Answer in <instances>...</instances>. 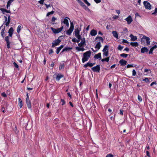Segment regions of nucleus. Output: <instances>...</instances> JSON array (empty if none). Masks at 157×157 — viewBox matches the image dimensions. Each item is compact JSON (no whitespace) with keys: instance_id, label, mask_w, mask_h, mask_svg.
<instances>
[{"instance_id":"nucleus-26","label":"nucleus","mask_w":157,"mask_h":157,"mask_svg":"<svg viewBox=\"0 0 157 157\" xmlns=\"http://www.w3.org/2000/svg\"><path fill=\"white\" fill-rule=\"evenodd\" d=\"M108 46L105 45L104 46V48L102 50L103 52H108Z\"/></svg>"},{"instance_id":"nucleus-30","label":"nucleus","mask_w":157,"mask_h":157,"mask_svg":"<svg viewBox=\"0 0 157 157\" xmlns=\"http://www.w3.org/2000/svg\"><path fill=\"white\" fill-rule=\"evenodd\" d=\"M76 48L78 51H83L84 50V48H79L78 47H76Z\"/></svg>"},{"instance_id":"nucleus-42","label":"nucleus","mask_w":157,"mask_h":157,"mask_svg":"<svg viewBox=\"0 0 157 157\" xmlns=\"http://www.w3.org/2000/svg\"><path fill=\"white\" fill-rule=\"evenodd\" d=\"M9 36H7L5 37V40L6 41V42H9Z\"/></svg>"},{"instance_id":"nucleus-31","label":"nucleus","mask_w":157,"mask_h":157,"mask_svg":"<svg viewBox=\"0 0 157 157\" xmlns=\"http://www.w3.org/2000/svg\"><path fill=\"white\" fill-rule=\"evenodd\" d=\"M109 57H108L107 58L102 59L101 60V61L102 62L106 61V62H108L109 61Z\"/></svg>"},{"instance_id":"nucleus-41","label":"nucleus","mask_w":157,"mask_h":157,"mask_svg":"<svg viewBox=\"0 0 157 157\" xmlns=\"http://www.w3.org/2000/svg\"><path fill=\"white\" fill-rule=\"evenodd\" d=\"M138 99L139 100V101L140 102H141L142 101V98L139 95H138Z\"/></svg>"},{"instance_id":"nucleus-6","label":"nucleus","mask_w":157,"mask_h":157,"mask_svg":"<svg viewBox=\"0 0 157 157\" xmlns=\"http://www.w3.org/2000/svg\"><path fill=\"white\" fill-rule=\"evenodd\" d=\"M8 19L7 17L6 16H4V17L5 18V21L4 23L7 26H8L9 25L10 23V15H8Z\"/></svg>"},{"instance_id":"nucleus-44","label":"nucleus","mask_w":157,"mask_h":157,"mask_svg":"<svg viewBox=\"0 0 157 157\" xmlns=\"http://www.w3.org/2000/svg\"><path fill=\"white\" fill-rule=\"evenodd\" d=\"M106 157H113V155L111 154H108L106 156Z\"/></svg>"},{"instance_id":"nucleus-64","label":"nucleus","mask_w":157,"mask_h":157,"mask_svg":"<svg viewBox=\"0 0 157 157\" xmlns=\"http://www.w3.org/2000/svg\"><path fill=\"white\" fill-rule=\"evenodd\" d=\"M1 110L3 113H4L5 112V108L4 107L2 108Z\"/></svg>"},{"instance_id":"nucleus-51","label":"nucleus","mask_w":157,"mask_h":157,"mask_svg":"<svg viewBox=\"0 0 157 157\" xmlns=\"http://www.w3.org/2000/svg\"><path fill=\"white\" fill-rule=\"evenodd\" d=\"M13 65H14V66H15V67L17 68H18V65L15 62H14L13 63Z\"/></svg>"},{"instance_id":"nucleus-48","label":"nucleus","mask_w":157,"mask_h":157,"mask_svg":"<svg viewBox=\"0 0 157 157\" xmlns=\"http://www.w3.org/2000/svg\"><path fill=\"white\" fill-rule=\"evenodd\" d=\"M136 74V72L135 70H133L132 71V75L135 76Z\"/></svg>"},{"instance_id":"nucleus-14","label":"nucleus","mask_w":157,"mask_h":157,"mask_svg":"<svg viewBox=\"0 0 157 157\" xmlns=\"http://www.w3.org/2000/svg\"><path fill=\"white\" fill-rule=\"evenodd\" d=\"M148 50L146 47H144L142 48L141 49V53H144L145 52H148Z\"/></svg>"},{"instance_id":"nucleus-3","label":"nucleus","mask_w":157,"mask_h":157,"mask_svg":"<svg viewBox=\"0 0 157 157\" xmlns=\"http://www.w3.org/2000/svg\"><path fill=\"white\" fill-rule=\"evenodd\" d=\"M50 29H51L53 33L57 34L60 32L62 31L63 29V26H62L60 28L57 29L54 28L53 27H51Z\"/></svg>"},{"instance_id":"nucleus-23","label":"nucleus","mask_w":157,"mask_h":157,"mask_svg":"<svg viewBox=\"0 0 157 157\" xmlns=\"http://www.w3.org/2000/svg\"><path fill=\"white\" fill-rule=\"evenodd\" d=\"M101 47V44L100 42H98L96 44L95 48L97 49V50H99Z\"/></svg>"},{"instance_id":"nucleus-54","label":"nucleus","mask_w":157,"mask_h":157,"mask_svg":"<svg viewBox=\"0 0 157 157\" xmlns=\"http://www.w3.org/2000/svg\"><path fill=\"white\" fill-rule=\"evenodd\" d=\"M118 16L114 15L113 16V18L115 19L118 18Z\"/></svg>"},{"instance_id":"nucleus-13","label":"nucleus","mask_w":157,"mask_h":157,"mask_svg":"<svg viewBox=\"0 0 157 157\" xmlns=\"http://www.w3.org/2000/svg\"><path fill=\"white\" fill-rule=\"evenodd\" d=\"M81 40V41L80 43L78 44V45L80 47L83 46L85 44V40L84 38L82 39H80Z\"/></svg>"},{"instance_id":"nucleus-60","label":"nucleus","mask_w":157,"mask_h":157,"mask_svg":"<svg viewBox=\"0 0 157 157\" xmlns=\"http://www.w3.org/2000/svg\"><path fill=\"white\" fill-rule=\"evenodd\" d=\"M46 6V8L47 9L48 8V7H51L50 5H47V4L45 3L44 4Z\"/></svg>"},{"instance_id":"nucleus-7","label":"nucleus","mask_w":157,"mask_h":157,"mask_svg":"<svg viewBox=\"0 0 157 157\" xmlns=\"http://www.w3.org/2000/svg\"><path fill=\"white\" fill-rule=\"evenodd\" d=\"M80 31V30L78 28L75 29L74 31L76 37L78 39H80L81 37V36L79 35Z\"/></svg>"},{"instance_id":"nucleus-10","label":"nucleus","mask_w":157,"mask_h":157,"mask_svg":"<svg viewBox=\"0 0 157 157\" xmlns=\"http://www.w3.org/2000/svg\"><path fill=\"white\" fill-rule=\"evenodd\" d=\"M26 104L27 105V107L29 109H30L31 108V105L30 103V101L29 100V97H26Z\"/></svg>"},{"instance_id":"nucleus-5","label":"nucleus","mask_w":157,"mask_h":157,"mask_svg":"<svg viewBox=\"0 0 157 157\" xmlns=\"http://www.w3.org/2000/svg\"><path fill=\"white\" fill-rule=\"evenodd\" d=\"M143 4L146 9L150 10L151 9V6L149 2L146 1L143 2Z\"/></svg>"},{"instance_id":"nucleus-17","label":"nucleus","mask_w":157,"mask_h":157,"mask_svg":"<svg viewBox=\"0 0 157 157\" xmlns=\"http://www.w3.org/2000/svg\"><path fill=\"white\" fill-rule=\"evenodd\" d=\"M18 104L20 108H21L22 106V101L21 99L19 98H18Z\"/></svg>"},{"instance_id":"nucleus-46","label":"nucleus","mask_w":157,"mask_h":157,"mask_svg":"<svg viewBox=\"0 0 157 157\" xmlns=\"http://www.w3.org/2000/svg\"><path fill=\"white\" fill-rule=\"evenodd\" d=\"M157 13V8H155V11L153 13H152V14L154 15Z\"/></svg>"},{"instance_id":"nucleus-56","label":"nucleus","mask_w":157,"mask_h":157,"mask_svg":"<svg viewBox=\"0 0 157 157\" xmlns=\"http://www.w3.org/2000/svg\"><path fill=\"white\" fill-rule=\"evenodd\" d=\"M2 95L4 97H6V95L5 93H2Z\"/></svg>"},{"instance_id":"nucleus-32","label":"nucleus","mask_w":157,"mask_h":157,"mask_svg":"<svg viewBox=\"0 0 157 157\" xmlns=\"http://www.w3.org/2000/svg\"><path fill=\"white\" fill-rule=\"evenodd\" d=\"M71 48H63L62 51V52H63L64 51H67V50H70L71 49Z\"/></svg>"},{"instance_id":"nucleus-34","label":"nucleus","mask_w":157,"mask_h":157,"mask_svg":"<svg viewBox=\"0 0 157 157\" xmlns=\"http://www.w3.org/2000/svg\"><path fill=\"white\" fill-rule=\"evenodd\" d=\"M21 27V26L20 25H18L17 29V32L19 33L20 31Z\"/></svg>"},{"instance_id":"nucleus-37","label":"nucleus","mask_w":157,"mask_h":157,"mask_svg":"<svg viewBox=\"0 0 157 157\" xmlns=\"http://www.w3.org/2000/svg\"><path fill=\"white\" fill-rule=\"evenodd\" d=\"M54 12L53 11L50 12H48L47 13V14L46 15V16L47 17L49 16L50 15L53 14L54 13Z\"/></svg>"},{"instance_id":"nucleus-11","label":"nucleus","mask_w":157,"mask_h":157,"mask_svg":"<svg viewBox=\"0 0 157 157\" xmlns=\"http://www.w3.org/2000/svg\"><path fill=\"white\" fill-rule=\"evenodd\" d=\"M125 20L127 21L128 24H130L132 21V19L130 16H129L127 18H126Z\"/></svg>"},{"instance_id":"nucleus-2","label":"nucleus","mask_w":157,"mask_h":157,"mask_svg":"<svg viewBox=\"0 0 157 157\" xmlns=\"http://www.w3.org/2000/svg\"><path fill=\"white\" fill-rule=\"evenodd\" d=\"M91 54V52L90 51H88L83 53V57L82 58V62L84 63L85 62L88 61V59L90 57Z\"/></svg>"},{"instance_id":"nucleus-47","label":"nucleus","mask_w":157,"mask_h":157,"mask_svg":"<svg viewBox=\"0 0 157 157\" xmlns=\"http://www.w3.org/2000/svg\"><path fill=\"white\" fill-rule=\"evenodd\" d=\"M5 27H4V28H3L2 30L1 34H4L5 33Z\"/></svg>"},{"instance_id":"nucleus-1","label":"nucleus","mask_w":157,"mask_h":157,"mask_svg":"<svg viewBox=\"0 0 157 157\" xmlns=\"http://www.w3.org/2000/svg\"><path fill=\"white\" fill-rule=\"evenodd\" d=\"M140 41L142 44H144L146 43L147 45H148L150 44L151 41L149 37L143 35Z\"/></svg>"},{"instance_id":"nucleus-55","label":"nucleus","mask_w":157,"mask_h":157,"mask_svg":"<svg viewBox=\"0 0 157 157\" xmlns=\"http://www.w3.org/2000/svg\"><path fill=\"white\" fill-rule=\"evenodd\" d=\"M64 68V65H63V64L61 65L59 67V69H63V68Z\"/></svg>"},{"instance_id":"nucleus-50","label":"nucleus","mask_w":157,"mask_h":157,"mask_svg":"<svg viewBox=\"0 0 157 157\" xmlns=\"http://www.w3.org/2000/svg\"><path fill=\"white\" fill-rule=\"evenodd\" d=\"M154 50L151 48H150L149 52V54H150L152 53V52L153 50Z\"/></svg>"},{"instance_id":"nucleus-40","label":"nucleus","mask_w":157,"mask_h":157,"mask_svg":"<svg viewBox=\"0 0 157 157\" xmlns=\"http://www.w3.org/2000/svg\"><path fill=\"white\" fill-rule=\"evenodd\" d=\"M88 66L91 67L94 65V63L88 62Z\"/></svg>"},{"instance_id":"nucleus-53","label":"nucleus","mask_w":157,"mask_h":157,"mask_svg":"<svg viewBox=\"0 0 157 157\" xmlns=\"http://www.w3.org/2000/svg\"><path fill=\"white\" fill-rule=\"evenodd\" d=\"M143 80L145 82H149V79L148 78H145Z\"/></svg>"},{"instance_id":"nucleus-25","label":"nucleus","mask_w":157,"mask_h":157,"mask_svg":"<svg viewBox=\"0 0 157 157\" xmlns=\"http://www.w3.org/2000/svg\"><path fill=\"white\" fill-rule=\"evenodd\" d=\"M130 44L133 47H137L138 46V44L137 42H131Z\"/></svg>"},{"instance_id":"nucleus-18","label":"nucleus","mask_w":157,"mask_h":157,"mask_svg":"<svg viewBox=\"0 0 157 157\" xmlns=\"http://www.w3.org/2000/svg\"><path fill=\"white\" fill-rule=\"evenodd\" d=\"M129 36L131 38V40L133 41H135L137 39V37L136 36H133L132 34H131Z\"/></svg>"},{"instance_id":"nucleus-35","label":"nucleus","mask_w":157,"mask_h":157,"mask_svg":"<svg viewBox=\"0 0 157 157\" xmlns=\"http://www.w3.org/2000/svg\"><path fill=\"white\" fill-rule=\"evenodd\" d=\"M128 56V54L125 53H122L120 55V56L124 58H126Z\"/></svg>"},{"instance_id":"nucleus-22","label":"nucleus","mask_w":157,"mask_h":157,"mask_svg":"<svg viewBox=\"0 0 157 157\" xmlns=\"http://www.w3.org/2000/svg\"><path fill=\"white\" fill-rule=\"evenodd\" d=\"M63 77V75L61 74H58L57 75L56 77V80L59 81V80L60 79Z\"/></svg>"},{"instance_id":"nucleus-4","label":"nucleus","mask_w":157,"mask_h":157,"mask_svg":"<svg viewBox=\"0 0 157 157\" xmlns=\"http://www.w3.org/2000/svg\"><path fill=\"white\" fill-rule=\"evenodd\" d=\"M74 29V25L72 22H71L70 27L69 29L67 31L66 34L68 35H70L73 32Z\"/></svg>"},{"instance_id":"nucleus-19","label":"nucleus","mask_w":157,"mask_h":157,"mask_svg":"<svg viewBox=\"0 0 157 157\" xmlns=\"http://www.w3.org/2000/svg\"><path fill=\"white\" fill-rule=\"evenodd\" d=\"M94 58L96 59H101V53H99L97 54L94 57Z\"/></svg>"},{"instance_id":"nucleus-12","label":"nucleus","mask_w":157,"mask_h":157,"mask_svg":"<svg viewBox=\"0 0 157 157\" xmlns=\"http://www.w3.org/2000/svg\"><path fill=\"white\" fill-rule=\"evenodd\" d=\"M151 71L150 69L145 68L144 74L145 75H151Z\"/></svg>"},{"instance_id":"nucleus-57","label":"nucleus","mask_w":157,"mask_h":157,"mask_svg":"<svg viewBox=\"0 0 157 157\" xmlns=\"http://www.w3.org/2000/svg\"><path fill=\"white\" fill-rule=\"evenodd\" d=\"M38 2L40 4H41L43 5L44 4V2L43 1H42V0L39 1H38Z\"/></svg>"},{"instance_id":"nucleus-21","label":"nucleus","mask_w":157,"mask_h":157,"mask_svg":"<svg viewBox=\"0 0 157 157\" xmlns=\"http://www.w3.org/2000/svg\"><path fill=\"white\" fill-rule=\"evenodd\" d=\"M112 33L114 37L116 38L117 39L118 38V33L116 31H113L112 32Z\"/></svg>"},{"instance_id":"nucleus-9","label":"nucleus","mask_w":157,"mask_h":157,"mask_svg":"<svg viewBox=\"0 0 157 157\" xmlns=\"http://www.w3.org/2000/svg\"><path fill=\"white\" fill-rule=\"evenodd\" d=\"M91 69L94 72H98L100 70V66L99 65H97L95 67H93Z\"/></svg>"},{"instance_id":"nucleus-52","label":"nucleus","mask_w":157,"mask_h":157,"mask_svg":"<svg viewBox=\"0 0 157 157\" xmlns=\"http://www.w3.org/2000/svg\"><path fill=\"white\" fill-rule=\"evenodd\" d=\"M56 19H57L55 17H52V21L54 22L56 20Z\"/></svg>"},{"instance_id":"nucleus-8","label":"nucleus","mask_w":157,"mask_h":157,"mask_svg":"<svg viewBox=\"0 0 157 157\" xmlns=\"http://www.w3.org/2000/svg\"><path fill=\"white\" fill-rule=\"evenodd\" d=\"M60 42V40L59 39V38H58L57 40H55L53 41L52 43V47L54 48L55 46L58 45L59 44Z\"/></svg>"},{"instance_id":"nucleus-59","label":"nucleus","mask_w":157,"mask_h":157,"mask_svg":"<svg viewBox=\"0 0 157 157\" xmlns=\"http://www.w3.org/2000/svg\"><path fill=\"white\" fill-rule=\"evenodd\" d=\"M94 0L95 2L97 3H99L101 2V1L100 0Z\"/></svg>"},{"instance_id":"nucleus-15","label":"nucleus","mask_w":157,"mask_h":157,"mask_svg":"<svg viewBox=\"0 0 157 157\" xmlns=\"http://www.w3.org/2000/svg\"><path fill=\"white\" fill-rule=\"evenodd\" d=\"M62 23H63L64 24H65L66 26H69V24L68 23V20L66 18L64 19L63 21H61L62 24Z\"/></svg>"},{"instance_id":"nucleus-38","label":"nucleus","mask_w":157,"mask_h":157,"mask_svg":"<svg viewBox=\"0 0 157 157\" xmlns=\"http://www.w3.org/2000/svg\"><path fill=\"white\" fill-rule=\"evenodd\" d=\"M96 39H99V40L100 41H101L102 42H103V38L100 36H98L96 38Z\"/></svg>"},{"instance_id":"nucleus-45","label":"nucleus","mask_w":157,"mask_h":157,"mask_svg":"<svg viewBox=\"0 0 157 157\" xmlns=\"http://www.w3.org/2000/svg\"><path fill=\"white\" fill-rule=\"evenodd\" d=\"M10 43L9 41L6 42L7 48H10Z\"/></svg>"},{"instance_id":"nucleus-29","label":"nucleus","mask_w":157,"mask_h":157,"mask_svg":"<svg viewBox=\"0 0 157 157\" xmlns=\"http://www.w3.org/2000/svg\"><path fill=\"white\" fill-rule=\"evenodd\" d=\"M80 39H77L75 38H73L72 39V41L73 42H77L78 43L80 41Z\"/></svg>"},{"instance_id":"nucleus-33","label":"nucleus","mask_w":157,"mask_h":157,"mask_svg":"<svg viewBox=\"0 0 157 157\" xmlns=\"http://www.w3.org/2000/svg\"><path fill=\"white\" fill-rule=\"evenodd\" d=\"M103 56L104 57L108 56V52H103Z\"/></svg>"},{"instance_id":"nucleus-61","label":"nucleus","mask_w":157,"mask_h":157,"mask_svg":"<svg viewBox=\"0 0 157 157\" xmlns=\"http://www.w3.org/2000/svg\"><path fill=\"white\" fill-rule=\"evenodd\" d=\"M61 102H62V105H63L65 103V102L64 101V100L62 99L61 100Z\"/></svg>"},{"instance_id":"nucleus-63","label":"nucleus","mask_w":157,"mask_h":157,"mask_svg":"<svg viewBox=\"0 0 157 157\" xmlns=\"http://www.w3.org/2000/svg\"><path fill=\"white\" fill-rule=\"evenodd\" d=\"M157 45L156 44H155V45H154V46L153 47H152L151 48L153 49H154L156 48H157Z\"/></svg>"},{"instance_id":"nucleus-43","label":"nucleus","mask_w":157,"mask_h":157,"mask_svg":"<svg viewBox=\"0 0 157 157\" xmlns=\"http://www.w3.org/2000/svg\"><path fill=\"white\" fill-rule=\"evenodd\" d=\"M123 47L121 46V45H119L118 47V49L119 50H121L123 49Z\"/></svg>"},{"instance_id":"nucleus-36","label":"nucleus","mask_w":157,"mask_h":157,"mask_svg":"<svg viewBox=\"0 0 157 157\" xmlns=\"http://www.w3.org/2000/svg\"><path fill=\"white\" fill-rule=\"evenodd\" d=\"M13 29L12 27H11V28H10V29H9V31H8V33H13Z\"/></svg>"},{"instance_id":"nucleus-27","label":"nucleus","mask_w":157,"mask_h":157,"mask_svg":"<svg viewBox=\"0 0 157 157\" xmlns=\"http://www.w3.org/2000/svg\"><path fill=\"white\" fill-rule=\"evenodd\" d=\"M77 1L82 6L83 8L84 7H86V5L81 1H80V0H78Z\"/></svg>"},{"instance_id":"nucleus-58","label":"nucleus","mask_w":157,"mask_h":157,"mask_svg":"<svg viewBox=\"0 0 157 157\" xmlns=\"http://www.w3.org/2000/svg\"><path fill=\"white\" fill-rule=\"evenodd\" d=\"M156 84V82H153L152 83H151V84H150V86H153L154 85V84Z\"/></svg>"},{"instance_id":"nucleus-39","label":"nucleus","mask_w":157,"mask_h":157,"mask_svg":"<svg viewBox=\"0 0 157 157\" xmlns=\"http://www.w3.org/2000/svg\"><path fill=\"white\" fill-rule=\"evenodd\" d=\"M84 2L88 6H90V4L87 1V0H83Z\"/></svg>"},{"instance_id":"nucleus-24","label":"nucleus","mask_w":157,"mask_h":157,"mask_svg":"<svg viewBox=\"0 0 157 157\" xmlns=\"http://www.w3.org/2000/svg\"><path fill=\"white\" fill-rule=\"evenodd\" d=\"M63 45H61L59 47L57 48L56 51L57 54H58L59 53L60 50L63 48Z\"/></svg>"},{"instance_id":"nucleus-20","label":"nucleus","mask_w":157,"mask_h":157,"mask_svg":"<svg viewBox=\"0 0 157 157\" xmlns=\"http://www.w3.org/2000/svg\"><path fill=\"white\" fill-rule=\"evenodd\" d=\"M90 35L92 36H95L97 34V32L94 29H92L90 32Z\"/></svg>"},{"instance_id":"nucleus-49","label":"nucleus","mask_w":157,"mask_h":157,"mask_svg":"<svg viewBox=\"0 0 157 157\" xmlns=\"http://www.w3.org/2000/svg\"><path fill=\"white\" fill-rule=\"evenodd\" d=\"M133 67V64H128L127 66V68H128L129 67Z\"/></svg>"},{"instance_id":"nucleus-62","label":"nucleus","mask_w":157,"mask_h":157,"mask_svg":"<svg viewBox=\"0 0 157 157\" xmlns=\"http://www.w3.org/2000/svg\"><path fill=\"white\" fill-rule=\"evenodd\" d=\"M14 0H9V1L8 2V3L10 4Z\"/></svg>"},{"instance_id":"nucleus-16","label":"nucleus","mask_w":157,"mask_h":157,"mask_svg":"<svg viewBox=\"0 0 157 157\" xmlns=\"http://www.w3.org/2000/svg\"><path fill=\"white\" fill-rule=\"evenodd\" d=\"M119 63L121 64V66H124L126 64L127 61L123 59H121L119 61Z\"/></svg>"},{"instance_id":"nucleus-28","label":"nucleus","mask_w":157,"mask_h":157,"mask_svg":"<svg viewBox=\"0 0 157 157\" xmlns=\"http://www.w3.org/2000/svg\"><path fill=\"white\" fill-rule=\"evenodd\" d=\"M1 11L3 12V13H4L6 12V13H10V10H7L5 9H2Z\"/></svg>"}]
</instances>
